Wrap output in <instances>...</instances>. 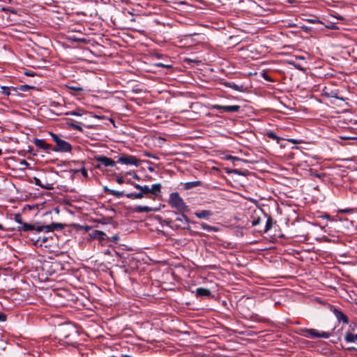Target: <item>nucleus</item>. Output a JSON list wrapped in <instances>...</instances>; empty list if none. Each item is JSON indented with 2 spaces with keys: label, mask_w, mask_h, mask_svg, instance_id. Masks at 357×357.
Returning <instances> with one entry per match:
<instances>
[{
  "label": "nucleus",
  "mask_w": 357,
  "mask_h": 357,
  "mask_svg": "<svg viewBox=\"0 0 357 357\" xmlns=\"http://www.w3.org/2000/svg\"><path fill=\"white\" fill-rule=\"evenodd\" d=\"M49 135L51 137L52 140L55 143V146L51 149L52 151L61 152V153H69L72 151V145L65 141L61 135L50 132Z\"/></svg>",
  "instance_id": "obj_1"
},
{
  "label": "nucleus",
  "mask_w": 357,
  "mask_h": 357,
  "mask_svg": "<svg viewBox=\"0 0 357 357\" xmlns=\"http://www.w3.org/2000/svg\"><path fill=\"white\" fill-rule=\"evenodd\" d=\"M168 204L172 208L176 209L179 213H184L188 210V206L178 192H172L169 195Z\"/></svg>",
  "instance_id": "obj_2"
},
{
  "label": "nucleus",
  "mask_w": 357,
  "mask_h": 357,
  "mask_svg": "<svg viewBox=\"0 0 357 357\" xmlns=\"http://www.w3.org/2000/svg\"><path fill=\"white\" fill-rule=\"evenodd\" d=\"M299 334L303 337L310 338H328L330 337V333L325 331L319 332L314 328H301L300 329Z\"/></svg>",
  "instance_id": "obj_3"
},
{
  "label": "nucleus",
  "mask_w": 357,
  "mask_h": 357,
  "mask_svg": "<svg viewBox=\"0 0 357 357\" xmlns=\"http://www.w3.org/2000/svg\"><path fill=\"white\" fill-rule=\"evenodd\" d=\"M118 162L126 165H134L139 167L142 164V160L136 156L126 154H121L117 160Z\"/></svg>",
  "instance_id": "obj_4"
},
{
  "label": "nucleus",
  "mask_w": 357,
  "mask_h": 357,
  "mask_svg": "<svg viewBox=\"0 0 357 357\" xmlns=\"http://www.w3.org/2000/svg\"><path fill=\"white\" fill-rule=\"evenodd\" d=\"M94 160L99 162V164L95 165V168L98 169L101 168V165L105 167H114L116 165L114 160L104 155H96L94 157Z\"/></svg>",
  "instance_id": "obj_5"
},
{
  "label": "nucleus",
  "mask_w": 357,
  "mask_h": 357,
  "mask_svg": "<svg viewBox=\"0 0 357 357\" xmlns=\"http://www.w3.org/2000/svg\"><path fill=\"white\" fill-rule=\"evenodd\" d=\"M213 109L218 110L220 113H233L238 112L240 110V106L238 105H214L213 106Z\"/></svg>",
  "instance_id": "obj_6"
},
{
  "label": "nucleus",
  "mask_w": 357,
  "mask_h": 357,
  "mask_svg": "<svg viewBox=\"0 0 357 357\" xmlns=\"http://www.w3.org/2000/svg\"><path fill=\"white\" fill-rule=\"evenodd\" d=\"M331 312L333 313L336 319H337L338 322H342L344 324H349V319L347 316L342 312L340 310L337 309V307L332 306L331 307Z\"/></svg>",
  "instance_id": "obj_7"
},
{
  "label": "nucleus",
  "mask_w": 357,
  "mask_h": 357,
  "mask_svg": "<svg viewBox=\"0 0 357 357\" xmlns=\"http://www.w3.org/2000/svg\"><path fill=\"white\" fill-rule=\"evenodd\" d=\"M174 222L177 227H183L188 230L190 229L188 226L189 220L183 213H181V215L175 219Z\"/></svg>",
  "instance_id": "obj_8"
},
{
  "label": "nucleus",
  "mask_w": 357,
  "mask_h": 357,
  "mask_svg": "<svg viewBox=\"0 0 357 357\" xmlns=\"http://www.w3.org/2000/svg\"><path fill=\"white\" fill-rule=\"evenodd\" d=\"M33 144L38 149H43L45 151H51V149H52V145L46 143V142L42 139H34Z\"/></svg>",
  "instance_id": "obj_9"
},
{
  "label": "nucleus",
  "mask_w": 357,
  "mask_h": 357,
  "mask_svg": "<svg viewBox=\"0 0 357 357\" xmlns=\"http://www.w3.org/2000/svg\"><path fill=\"white\" fill-rule=\"evenodd\" d=\"M162 185L160 183L153 184L149 187V194L154 197H158L161 195Z\"/></svg>",
  "instance_id": "obj_10"
},
{
  "label": "nucleus",
  "mask_w": 357,
  "mask_h": 357,
  "mask_svg": "<svg viewBox=\"0 0 357 357\" xmlns=\"http://www.w3.org/2000/svg\"><path fill=\"white\" fill-rule=\"evenodd\" d=\"M195 215L200 219H208L213 215V212L210 210H202L196 211Z\"/></svg>",
  "instance_id": "obj_11"
},
{
  "label": "nucleus",
  "mask_w": 357,
  "mask_h": 357,
  "mask_svg": "<svg viewBox=\"0 0 357 357\" xmlns=\"http://www.w3.org/2000/svg\"><path fill=\"white\" fill-rule=\"evenodd\" d=\"M211 294V291L203 287H199L196 289L195 295L197 297H208Z\"/></svg>",
  "instance_id": "obj_12"
},
{
  "label": "nucleus",
  "mask_w": 357,
  "mask_h": 357,
  "mask_svg": "<svg viewBox=\"0 0 357 357\" xmlns=\"http://www.w3.org/2000/svg\"><path fill=\"white\" fill-rule=\"evenodd\" d=\"M61 227L59 224H52L50 225L39 227L36 229V231L37 232H40L42 231H54V229H56L57 228H61Z\"/></svg>",
  "instance_id": "obj_13"
},
{
  "label": "nucleus",
  "mask_w": 357,
  "mask_h": 357,
  "mask_svg": "<svg viewBox=\"0 0 357 357\" xmlns=\"http://www.w3.org/2000/svg\"><path fill=\"white\" fill-rule=\"evenodd\" d=\"M133 186L141 191V192L142 193V195H144V197H149V186L148 185H141L139 184H137V183H134L133 184ZM149 197H151V196H149Z\"/></svg>",
  "instance_id": "obj_14"
},
{
  "label": "nucleus",
  "mask_w": 357,
  "mask_h": 357,
  "mask_svg": "<svg viewBox=\"0 0 357 357\" xmlns=\"http://www.w3.org/2000/svg\"><path fill=\"white\" fill-rule=\"evenodd\" d=\"M273 218L271 217V216H268L267 220H266V225L265 227H264L263 229H261L259 230V231L262 234H265V233H267L273 227Z\"/></svg>",
  "instance_id": "obj_15"
},
{
  "label": "nucleus",
  "mask_w": 357,
  "mask_h": 357,
  "mask_svg": "<svg viewBox=\"0 0 357 357\" xmlns=\"http://www.w3.org/2000/svg\"><path fill=\"white\" fill-rule=\"evenodd\" d=\"M104 192H106L107 194L113 195V196H114V197H116L117 198H121V197H122L123 196H126V195L123 193V192L116 191V190H111V189H109L107 187L104 188Z\"/></svg>",
  "instance_id": "obj_16"
},
{
  "label": "nucleus",
  "mask_w": 357,
  "mask_h": 357,
  "mask_svg": "<svg viewBox=\"0 0 357 357\" xmlns=\"http://www.w3.org/2000/svg\"><path fill=\"white\" fill-rule=\"evenodd\" d=\"M154 211L155 209L147 206H137L135 208V211L138 213H149Z\"/></svg>",
  "instance_id": "obj_17"
},
{
  "label": "nucleus",
  "mask_w": 357,
  "mask_h": 357,
  "mask_svg": "<svg viewBox=\"0 0 357 357\" xmlns=\"http://www.w3.org/2000/svg\"><path fill=\"white\" fill-rule=\"evenodd\" d=\"M126 197L132 199H139L144 197V195L141 192H131L126 195Z\"/></svg>",
  "instance_id": "obj_18"
},
{
  "label": "nucleus",
  "mask_w": 357,
  "mask_h": 357,
  "mask_svg": "<svg viewBox=\"0 0 357 357\" xmlns=\"http://www.w3.org/2000/svg\"><path fill=\"white\" fill-rule=\"evenodd\" d=\"M70 122H68V124L71 128L78 131H82V128L79 123L75 121L73 119H70Z\"/></svg>",
  "instance_id": "obj_19"
},
{
  "label": "nucleus",
  "mask_w": 357,
  "mask_h": 357,
  "mask_svg": "<svg viewBox=\"0 0 357 357\" xmlns=\"http://www.w3.org/2000/svg\"><path fill=\"white\" fill-rule=\"evenodd\" d=\"M266 136L268 137L269 139H271L273 140H275L278 144H279L280 141L282 139L280 137H278L274 132L273 131H268L266 133Z\"/></svg>",
  "instance_id": "obj_20"
},
{
  "label": "nucleus",
  "mask_w": 357,
  "mask_h": 357,
  "mask_svg": "<svg viewBox=\"0 0 357 357\" xmlns=\"http://www.w3.org/2000/svg\"><path fill=\"white\" fill-rule=\"evenodd\" d=\"M200 226L203 229L208 231L217 232L218 231V228L213 227V226L208 225L204 222H202L200 224Z\"/></svg>",
  "instance_id": "obj_21"
},
{
  "label": "nucleus",
  "mask_w": 357,
  "mask_h": 357,
  "mask_svg": "<svg viewBox=\"0 0 357 357\" xmlns=\"http://www.w3.org/2000/svg\"><path fill=\"white\" fill-rule=\"evenodd\" d=\"M34 226L26 222H23L22 227H20V230L24 231H33L34 230Z\"/></svg>",
  "instance_id": "obj_22"
},
{
  "label": "nucleus",
  "mask_w": 357,
  "mask_h": 357,
  "mask_svg": "<svg viewBox=\"0 0 357 357\" xmlns=\"http://www.w3.org/2000/svg\"><path fill=\"white\" fill-rule=\"evenodd\" d=\"M344 340L347 342H354L356 341L355 335L351 333H347Z\"/></svg>",
  "instance_id": "obj_23"
},
{
  "label": "nucleus",
  "mask_w": 357,
  "mask_h": 357,
  "mask_svg": "<svg viewBox=\"0 0 357 357\" xmlns=\"http://www.w3.org/2000/svg\"><path fill=\"white\" fill-rule=\"evenodd\" d=\"M34 183L36 185L41 187L42 188L49 190L50 189V187L45 186L43 184H42L40 180L38 178H34Z\"/></svg>",
  "instance_id": "obj_24"
},
{
  "label": "nucleus",
  "mask_w": 357,
  "mask_h": 357,
  "mask_svg": "<svg viewBox=\"0 0 357 357\" xmlns=\"http://www.w3.org/2000/svg\"><path fill=\"white\" fill-rule=\"evenodd\" d=\"M47 238L46 237H38V238L36 241V245H42V243L47 242Z\"/></svg>",
  "instance_id": "obj_25"
},
{
  "label": "nucleus",
  "mask_w": 357,
  "mask_h": 357,
  "mask_svg": "<svg viewBox=\"0 0 357 357\" xmlns=\"http://www.w3.org/2000/svg\"><path fill=\"white\" fill-rule=\"evenodd\" d=\"M65 338L66 339V343H67L68 344H70L74 347H77L78 343L77 342L68 340V339L69 338V335H66Z\"/></svg>",
  "instance_id": "obj_26"
},
{
  "label": "nucleus",
  "mask_w": 357,
  "mask_h": 357,
  "mask_svg": "<svg viewBox=\"0 0 357 357\" xmlns=\"http://www.w3.org/2000/svg\"><path fill=\"white\" fill-rule=\"evenodd\" d=\"M261 222V219L259 217L254 218L253 220L252 221V226L256 227L258 225H259Z\"/></svg>",
  "instance_id": "obj_27"
},
{
  "label": "nucleus",
  "mask_w": 357,
  "mask_h": 357,
  "mask_svg": "<svg viewBox=\"0 0 357 357\" xmlns=\"http://www.w3.org/2000/svg\"><path fill=\"white\" fill-rule=\"evenodd\" d=\"M66 115H71V116H82V113L77 112V111H71L66 113Z\"/></svg>",
  "instance_id": "obj_28"
},
{
  "label": "nucleus",
  "mask_w": 357,
  "mask_h": 357,
  "mask_svg": "<svg viewBox=\"0 0 357 357\" xmlns=\"http://www.w3.org/2000/svg\"><path fill=\"white\" fill-rule=\"evenodd\" d=\"M15 222L22 225L23 222H22V215L20 214H16L15 215Z\"/></svg>",
  "instance_id": "obj_29"
},
{
  "label": "nucleus",
  "mask_w": 357,
  "mask_h": 357,
  "mask_svg": "<svg viewBox=\"0 0 357 357\" xmlns=\"http://www.w3.org/2000/svg\"><path fill=\"white\" fill-rule=\"evenodd\" d=\"M78 172H80L84 177H88V172L84 167L81 168V169L79 170Z\"/></svg>",
  "instance_id": "obj_30"
},
{
  "label": "nucleus",
  "mask_w": 357,
  "mask_h": 357,
  "mask_svg": "<svg viewBox=\"0 0 357 357\" xmlns=\"http://www.w3.org/2000/svg\"><path fill=\"white\" fill-rule=\"evenodd\" d=\"M116 181L119 183V184H122L124 183V179L122 176H117L116 178Z\"/></svg>",
  "instance_id": "obj_31"
},
{
  "label": "nucleus",
  "mask_w": 357,
  "mask_h": 357,
  "mask_svg": "<svg viewBox=\"0 0 357 357\" xmlns=\"http://www.w3.org/2000/svg\"><path fill=\"white\" fill-rule=\"evenodd\" d=\"M70 89L75 91H82L83 89L81 87L77 86H70Z\"/></svg>",
  "instance_id": "obj_32"
},
{
  "label": "nucleus",
  "mask_w": 357,
  "mask_h": 357,
  "mask_svg": "<svg viewBox=\"0 0 357 357\" xmlns=\"http://www.w3.org/2000/svg\"><path fill=\"white\" fill-rule=\"evenodd\" d=\"M6 315L4 313L0 312V321H5L6 320Z\"/></svg>",
  "instance_id": "obj_33"
},
{
  "label": "nucleus",
  "mask_w": 357,
  "mask_h": 357,
  "mask_svg": "<svg viewBox=\"0 0 357 357\" xmlns=\"http://www.w3.org/2000/svg\"><path fill=\"white\" fill-rule=\"evenodd\" d=\"M263 77L264 79H266L267 81H269V82L273 81V79L270 77V76L268 75H267L266 73L263 74Z\"/></svg>",
  "instance_id": "obj_34"
},
{
  "label": "nucleus",
  "mask_w": 357,
  "mask_h": 357,
  "mask_svg": "<svg viewBox=\"0 0 357 357\" xmlns=\"http://www.w3.org/2000/svg\"><path fill=\"white\" fill-rule=\"evenodd\" d=\"M287 140L294 144H298L301 142L300 140L295 139H289Z\"/></svg>",
  "instance_id": "obj_35"
},
{
  "label": "nucleus",
  "mask_w": 357,
  "mask_h": 357,
  "mask_svg": "<svg viewBox=\"0 0 357 357\" xmlns=\"http://www.w3.org/2000/svg\"><path fill=\"white\" fill-rule=\"evenodd\" d=\"M307 21L312 24L321 23L320 20H319L317 19H309V20H307Z\"/></svg>",
  "instance_id": "obj_36"
},
{
  "label": "nucleus",
  "mask_w": 357,
  "mask_h": 357,
  "mask_svg": "<svg viewBox=\"0 0 357 357\" xmlns=\"http://www.w3.org/2000/svg\"><path fill=\"white\" fill-rule=\"evenodd\" d=\"M146 156L149 157V158H155V156H153L151 153H146L145 154Z\"/></svg>",
  "instance_id": "obj_37"
},
{
  "label": "nucleus",
  "mask_w": 357,
  "mask_h": 357,
  "mask_svg": "<svg viewBox=\"0 0 357 357\" xmlns=\"http://www.w3.org/2000/svg\"><path fill=\"white\" fill-rule=\"evenodd\" d=\"M3 227L1 224H0V230H3Z\"/></svg>",
  "instance_id": "obj_38"
},
{
  "label": "nucleus",
  "mask_w": 357,
  "mask_h": 357,
  "mask_svg": "<svg viewBox=\"0 0 357 357\" xmlns=\"http://www.w3.org/2000/svg\"><path fill=\"white\" fill-rule=\"evenodd\" d=\"M96 233H98V234H102L103 233L101 232V231H96Z\"/></svg>",
  "instance_id": "obj_39"
},
{
  "label": "nucleus",
  "mask_w": 357,
  "mask_h": 357,
  "mask_svg": "<svg viewBox=\"0 0 357 357\" xmlns=\"http://www.w3.org/2000/svg\"><path fill=\"white\" fill-rule=\"evenodd\" d=\"M3 153L2 150L0 149V155H1Z\"/></svg>",
  "instance_id": "obj_40"
},
{
  "label": "nucleus",
  "mask_w": 357,
  "mask_h": 357,
  "mask_svg": "<svg viewBox=\"0 0 357 357\" xmlns=\"http://www.w3.org/2000/svg\"><path fill=\"white\" fill-rule=\"evenodd\" d=\"M356 341H357V333L355 335Z\"/></svg>",
  "instance_id": "obj_41"
},
{
  "label": "nucleus",
  "mask_w": 357,
  "mask_h": 357,
  "mask_svg": "<svg viewBox=\"0 0 357 357\" xmlns=\"http://www.w3.org/2000/svg\"><path fill=\"white\" fill-rule=\"evenodd\" d=\"M26 75H32L31 74H29V73H26Z\"/></svg>",
  "instance_id": "obj_42"
}]
</instances>
